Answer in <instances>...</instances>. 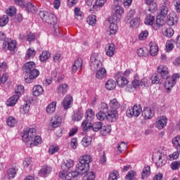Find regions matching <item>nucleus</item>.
I'll use <instances>...</instances> for the list:
<instances>
[{
	"label": "nucleus",
	"instance_id": "4d7b16f0",
	"mask_svg": "<svg viewBox=\"0 0 180 180\" xmlns=\"http://www.w3.org/2000/svg\"><path fill=\"white\" fill-rule=\"evenodd\" d=\"M150 172H151V169L150 166H146L143 169L142 175H141L142 179L147 178L148 175H150Z\"/></svg>",
	"mask_w": 180,
	"mask_h": 180
},
{
	"label": "nucleus",
	"instance_id": "c9c22d12",
	"mask_svg": "<svg viewBox=\"0 0 180 180\" xmlns=\"http://www.w3.org/2000/svg\"><path fill=\"white\" fill-rule=\"evenodd\" d=\"M18 101H19V96L13 95L7 100L6 105L7 106H15Z\"/></svg>",
	"mask_w": 180,
	"mask_h": 180
},
{
	"label": "nucleus",
	"instance_id": "1a4fd4ad",
	"mask_svg": "<svg viewBox=\"0 0 180 180\" xmlns=\"http://www.w3.org/2000/svg\"><path fill=\"white\" fill-rule=\"evenodd\" d=\"M27 75V77H25V81L27 84H32L33 82L34 79H36L39 75H40V71L39 70L33 69L32 70L28 72L25 74Z\"/></svg>",
	"mask_w": 180,
	"mask_h": 180
},
{
	"label": "nucleus",
	"instance_id": "ddd939ff",
	"mask_svg": "<svg viewBox=\"0 0 180 180\" xmlns=\"http://www.w3.org/2000/svg\"><path fill=\"white\" fill-rule=\"evenodd\" d=\"M18 46V44L16 42V40H10L8 41H5L3 43V48L4 50H9L10 51H13L15 49H16V46Z\"/></svg>",
	"mask_w": 180,
	"mask_h": 180
},
{
	"label": "nucleus",
	"instance_id": "dca6fc26",
	"mask_svg": "<svg viewBox=\"0 0 180 180\" xmlns=\"http://www.w3.org/2000/svg\"><path fill=\"white\" fill-rule=\"evenodd\" d=\"M117 84L120 88H124L127 84H129V80L127 78L123 76V74L117 73Z\"/></svg>",
	"mask_w": 180,
	"mask_h": 180
},
{
	"label": "nucleus",
	"instance_id": "aec40b11",
	"mask_svg": "<svg viewBox=\"0 0 180 180\" xmlns=\"http://www.w3.org/2000/svg\"><path fill=\"white\" fill-rule=\"evenodd\" d=\"M44 94V89L39 84H36L32 88V95L33 96H41Z\"/></svg>",
	"mask_w": 180,
	"mask_h": 180
},
{
	"label": "nucleus",
	"instance_id": "e433bc0d",
	"mask_svg": "<svg viewBox=\"0 0 180 180\" xmlns=\"http://www.w3.org/2000/svg\"><path fill=\"white\" fill-rule=\"evenodd\" d=\"M56 108H57V102L53 101L48 105L46 107V112L49 115H51V113H54L56 112Z\"/></svg>",
	"mask_w": 180,
	"mask_h": 180
},
{
	"label": "nucleus",
	"instance_id": "0eeeda50",
	"mask_svg": "<svg viewBox=\"0 0 180 180\" xmlns=\"http://www.w3.org/2000/svg\"><path fill=\"white\" fill-rule=\"evenodd\" d=\"M152 160L155 162L156 167H164L167 164L165 160V155L160 152H155L153 155Z\"/></svg>",
	"mask_w": 180,
	"mask_h": 180
},
{
	"label": "nucleus",
	"instance_id": "393cba45",
	"mask_svg": "<svg viewBox=\"0 0 180 180\" xmlns=\"http://www.w3.org/2000/svg\"><path fill=\"white\" fill-rule=\"evenodd\" d=\"M117 119V111L112 110L108 112L107 114V120L110 122L111 123L113 122H116Z\"/></svg>",
	"mask_w": 180,
	"mask_h": 180
},
{
	"label": "nucleus",
	"instance_id": "f704fd0d",
	"mask_svg": "<svg viewBox=\"0 0 180 180\" xmlns=\"http://www.w3.org/2000/svg\"><path fill=\"white\" fill-rule=\"evenodd\" d=\"M68 85L67 84H60L58 88L56 90V92L59 95H65L67 94V91H68Z\"/></svg>",
	"mask_w": 180,
	"mask_h": 180
},
{
	"label": "nucleus",
	"instance_id": "3c124183",
	"mask_svg": "<svg viewBox=\"0 0 180 180\" xmlns=\"http://www.w3.org/2000/svg\"><path fill=\"white\" fill-rule=\"evenodd\" d=\"M140 22H141V20H140L139 17H136L130 21V22H129L130 27H139V26H140Z\"/></svg>",
	"mask_w": 180,
	"mask_h": 180
},
{
	"label": "nucleus",
	"instance_id": "f3484780",
	"mask_svg": "<svg viewBox=\"0 0 180 180\" xmlns=\"http://www.w3.org/2000/svg\"><path fill=\"white\" fill-rule=\"evenodd\" d=\"M61 122H63L61 117H60L59 115H55L51 119L50 125L53 129H56L61 126Z\"/></svg>",
	"mask_w": 180,
	"mask_h": 180
},
{
	"label": "nucleus",
	"instance_id": "5701e85b",
	"mask_svg": "<svg viewBox=\"0 0 180 180\" xmlns=\"http://www.w3.org/2000/svg\"><path fill=\"white\" fill-rule=\"evenodd\" d=\"M145 4L148 6L149 12H155L158 9L157 3L154 2V0H145Z\"/></svg>",
	"mask_w": 180,
	"mask_h": 180
},
{
	"label": "nucleus",
	"instance_id": "6ab92c4d",
	"mask_svg": "<svg viewBox=\"0 0 180 180\" xmlns=\"http://www.w3.org/2000/svg\"><path fill=\"white\" fill-rule=\"evenodd\" d=\"M73 102H74V99L72 98V96L70 95H66L63 101V106L64 109H70Z\"/></svg>",
	"mask_w": 180,
	"mask_h": 180
},
{
	"label": "nucleus",
	"instance_id": "603ef678",
	"mask_svg": "<svg viewBox=\"0 0 180 180\" xmlns=\"http://www.w3.org/2000/svg\"><path fill=\"white\" fill-rule=\"evenodd\" d=\"M75 18L77 20H82V18H84V14L81 11V8H75Z\"/></svg>",
	"mask_w": 180,
	"mask_h": 180
},
{
	"label": "nucleus",
	"instance_id": "6e6552de",
	"mask_svg": "<svg viewBox=\"0 0 180 180\" xmlns=\"http://www.w3.org/2000/svg\"><path fill=\"white\" fill-rule=\"evenodd\" d=\"M134 80L132 81L131 84L133 86H134L136 89L138 86H142L143 88H146V86H148V79L146 77L143 78L140 80L139 77V75H135L134 76Z\"/></svg>",
	"mask_w": 180,
	"mask_h": 180
},
{
	"label": "nucleus",
	"instance_id": "774afa93",
	"mask_svg": "<svg viewBox=\"0 0 180 180\" xmlns=\"http://www.w3.org/2000/svg\"><path fill=\"white\" fill-rule=\"evenodd\" d=\"M136 175V172L130 170L125 176V180H136V179L134 178Z\"/></svg>",
	"mask_w": 180,
	"mask_h": 180
},
{
	"label": "nucleus",
	"instance_id": "de8ad7c7",
	"mask_svg": "<svg viewBox=\"0 0 180 180\" xmlns=\"http://www.w3.org/2000/svg\"><path fill=\"white\" fill-rule=\"evenodd\" d=\"M82 117H84V112L77 111L72 115V120L73 122H79V120H82Z\"/></svg>",
	"mask_w": 180,
	"mask_h": 180
},
{
	"label": "nucleus",
	"instance_id": "a19ab883",
	"mask_svg": "<svg viewBox=\"0 0 180 180\" xmlns=\"http://www.w3.org/2000/svg\"><path fill=\"white\" fill-rule=\"evenodd\" d=\"M6 123L9 127H15L18 124V120H16L15 117L10 116L6 119Z\"/></svg>",
	"mask_w": 180,
	"mask_h": 180
},
{
	"label": "nucleus",
	"instance_id": "c03bdc74",
	"mask_svg": "<svg viewBox=\"0 0 180 180\" xmlns=\"http://www.w3.org/2000/svg\"><path fill=\"white\" fill-rule=\"evenodd\" d=\"M110 108H111V109H113V110H117V109H119V108H120V103H119V102L117 101V100H116V98H113L112 100H111L110 101Z\"/></svg>",
	"mask_w": 180,
	"mask_h": 180
},
{
	"label": "nucleus",
	"instance_id": "2eb2a0df",
	"mask_svg": "<svg viewBox=\"0 0 180 180\" xmlns=\"http://www.w3.org/2000/svg\"><path fill=\"white\" fill-rule=\"evenodd\" d=\"M158 74L164 79L168 78L169 77V71L168 70V68L165 65H160L158 68Z\"/></svg>",
	"mask_w": 180,
	"mask_h": 180
},
{
	"label": "nucleus",
	"instance_id": "bb28decb",
	"mask_svg": "<svg viewBox=\"0 0 180 180\" xmlns=\"http://www.w3.org/2000/svg\"><path fill=\"white\" fill-rule=\"evenodd\" d=\"M23 70L25 71V74H27L30 71L36 68V63L34 62H27L23 65Z\"/></svg>",
	"mask_w": 180,
	"mask_h": 180
},
{
	"label": "nucleus",
	"instance_id": "f8f14e48",
	"mask_svg": "<svg viewBox=\"0 0 180 180\" xmlns=\"http://www.w3.org/2000/svg\"><path fill=\"white\" fill-rule=\"evenodd\" d=\"M168 120L165 116L159 117L155 122V127L159 130H162L165 126H167V122Z\"/></svg>",
	"mask_w": 180,
	"mask_h": 180
},
{
	"label": "nucleus",
	"instance_id": "09e8293b",
	"mask_svg": "<svg viewBox=\"0 0 180 180\" xmlns=\"http://www.w3.org/2000/svg\"><path fill=\"white\" fill-rule=\"evenodd\" d=\"M91 143H92V138L89 136H85L82 140V144L84 147L91 146Z\"/></svg>",
	"mask_w": 180,
	"mask_h": 180
},
{
	"label": "nucleus",
	"instance_id": "bf43d9fd",
	"mask_svg": "<svg viewBox=\"0 0 180 180\" xmlns=\"http://www.w3.org/2000/svg\"><path fill=\"white\" fill-rule=\"evenodd\" d=\"M119 179V172L114 170L110 172L108 180H117Z\"/></svg>",
	"mask_w": 180,
	"mask_h": 180
},
{
	"label": "nucleus",
	"instance_id": "338daca9",
	"mask_svg": "<svg viewBox=\"0 0 180 180\" xmlns=\"http://www.w3.org/2000/svg\"><path fill=\"white\" fill-rule=\"evenodd\" d=\"M174 30L171 27L167 28L163 32L164 36H166V37H172L174 36Z\"/></svg>",
	"mask_w": 180,
	"mask_h": 180
},
{
	"label": "nucleus",
	"instance_id": "4468645a",
	"mask_svg": "<svg viewBox=\"0 0 180 180\" xmlns=\"http://www.w3.org/2000/svg\"><path fill=\"white\" fill-rule=\"evenodd\" d=\"M75 162L72 159L64 160L61 165L63 172H67L74 167Z\"/></svg>",
	"mask_w": 180,
	"mask_h": 180
},
{
	"label": "nucleus",
	"instance_id": "423d86ee",
	"mask_svg": "<svg viewBox=\"0 0 180 180\" xmlns=\"http://www.w3.org/2000/svg\"><path fill=\"white\" fill-rule=\"evenodd\" d=\"M143 109L140 104H135L133 107H129L127 110V117H139L141 115Z\"/></svg>",
	"mask_w": 180,
	"mask_h": 180
},
{
	"label": "nucleus",
	"instance_id": "8fccbe9b",
	"mask_svg": "<svg viewBox=\"0 0 180 180\" xmlns=\"http://www.w3.org/2000/svg\"><path fill=\"white\" fill-rule=\"evenodd\" d=\"M22 166L25 169H32V158H25L22 162Z\"/></svg>",
	"mask_w": 180,
	"mask_h": 180
},
{
	"label": "nucleus",
	"instance_id": "9b49d317",
	"mask_svg": "<svg viewBox=\"0 0 180 180\" xmlns=\"http://www.w3.org/2000/svg\"><path fill=\"white\" fill-rule=\"evenodd\" d=\"M179 18L174 12L170 13L167 17V24L168 26H174L178 23Z\"/></svg>",
	"mask_w": 180,
	"mask_h": 180
},
{
	"label": "nucleus",
	"instance_id": "b1692460",
	"mask_svg": "<svg viewBox=\"0 0 180 180\" xmlns=\"http://www.w3.org/2000/svg\"><path fill=\"white\" fill-rule=\"evenodd\" d=\"M106 77H108L106 69H105V68H98L96 73V78H97V79H104Z\"/></svg>",
	"mask_w": 180,
	"mask_h": 180
},
{
	"label": "nucleus",
	"instance_id": "473e14b6",
	"mask_svg": "<svg viewBox=\"0 0 180 180\" xmlns=\"http://www.w3.org/2000/svg\"><path fill=\"white\" fill-rule=\"evenodd\" d=\"M86 120H89V122H92L94 119H95V111L91 108H88L85 112Z\"/></svg>",
	"mask_w": 180,
	"mask_h": 180
},
{
	"label": "nucleus",
	"instance_id": "680f3d73",
	"mask_svg": "<svg viewBox=\"0 0 180 180\" xmlns=\"http://www.w3.org/2000/svg\"><path fill=\"white\" fill-rule=\"evenodd\" d=\"M58 150H60V147L57 145H52L49 146V153L51 155L56 154V153H58Z\"/></svg>",
	"mask_w": 180,
	"mask_h": 180
},
{
	"label": "nucleus",
	"instance_id": "ea45409f",
	"mask_svg": "<svg viewBox=\"0 0 180 180\" xmlns=\"http://www.w3.org/2000/svg\"><path fill=\"white\" fill-rule=\"evenodd\" d=\"M29 110H30V103L25 102L20 108V112L22 115H26L27 113H29Z\"/></svg>",
	"mask_w": 180,
	"mask_h": 180
},
{
	"label": "nucleus",
	"instance_id": "79ce46f5",
	"mask_svg": "<svg viewBox=\"0 0 180 180\" xmlns=\"http://www.w3.org/2000/svg\"><path fill=\"white\" fill-rule=\"evenodd\" d=\"M17 169L15 167H11L7 170V176L8 179H13L15 176H16Z\"/></svg>",
	"mask_w": 180,
	"mask_h": 180
},
{
	"label": "nucleus",
	"instance_id": "37998d69",
	"mask_svg": "<svg viewBox=\"0 0 180 180\" xmlns=\"http://www.w3.org/2000/svg\"><path fill=\"white\" fill-rule=\"evenodd\" d=\"M175 44V41L170 39L166 42V51L167 53H171L172 50H174V45Z\"/></svg>",
	"mask_w": 180,
	"mask_h": 180
},
{
	"label": "nucleus",
	"instance_id": "39448f33",
	"mask_svg": "<svg viewBox=\"0 0 180 180\" xmlns=\"http://www.w3.org/2000/svg\"><path fill=\"white\" fill-rule=\"evenodd\" d=\"M39 15L41 19L46 22V23H48V25H53V26L56 25L57 18L54 14L47 11H40Z\"/></svg>",
	"mask_w": 180,
	"mask_h": 180
},
{
	"label": "nucleus",
	"instance_id": "864d4df0",
	"mask_svg": "<svg viewBox=\"0 0 180 180\" xmlns=\"http://www.w3.org/2000/svg\"><path fill=\"white\" fill-rule=\"evenodd\" d=\"M96 178L95 172H86V174L83 176L82 180H94Z\"/></svg>",
	"mask_w": 180,
	"mask_h": 180
},
{
	"label": "nucleus",
	"instance_id": "cd10ccee",
	"mask_svg": "<svg viewBox=\"0 0 180 180\" xmlns=\"http://www.w3.org/2000/svg\"><path fill=\"white\" fill-rule=\"evenodd\" d=\"M149 47L150 56L154 57L158 54V46H157V44H155V42H150Z\"/></svg>",
	"mask_w": 180,
	"mask_h": 180
},
{
	"label": "nucleus",
	"instance_id": "0e129e2a",
	"mask_svg": "<svg viewBox=\"0 0 180 180\" xmlns=\"http://www.w3.org/2000/svg\"><path fill=\"white\" fill-rule=\"evenodd\" d=\"M148 53V50L146 48H140L137 50V54L139 57H146Z\"/></svg>",
	"mask_w": 180,
	"mask_h": 180
},
{
	"label": "nucleus",
	"instance_id": "69168bd1",
	"mask_svg": "<svg viewBox=\"0 0 180 180\" xmlns=\"http://www.w3.org/2000/svg\"><path fill=\"white\" fill-rule=\"evenodd\" d=\"M117 150L120 153H123V151H126L127 150V143L124 142H121L117 146Z\"/></svg>",
	"mask_w": 180,
	"mask_h": 180
},
{
	"label": "nucleus",
	"instance_id": "9d476101",
	"mask_svg": "<svg viewBox=\"0 0 180 180\" xmlns=\"http://www.w3.org/2000/svg\"><path fill=\"white\" fill-rule=\"evenodd\" d=\"M171 9V1L169 0H163L160 8L161 16L165 18L168 15L169 10Z\"/></svg>",
	"mask_w": 180,
	"mask_h": 180
},
{
	"label": "nucleus",
	"instance_id": "7c9ffc66",
	"mask_svg": "<svg viewBox=\"0 0 180 180\" xmlns=\"http://www.w3.org/2000/svg\"><path fill=\"white\" fill-rule=\"evenodd\" d=\"M105 53L108 57H113L115 56V44L107 45L105 46Z\"/></svg>",
	"mask_w": 180,
	"mask_h": 180
},
{
	"label": "nucleus",
	"instance_id": "c756f323",
	"mask_svg": "<svg viewBox=\"0 0 180 180\" xmlns=\"http://www.w3.org/2000/svg\"><path fill=\"white\" fill-rule=\"evenodd\" d=\"M164 79H166L165 82V89H167V91L169 92L171 91V89L174 88L175 85V82L172 81L169 76L167 78H164Z\"/></svg>",
	"mask_w": 180,
	"mask_h": 180
},
{
	"label": "nucleus",
	"instance_id": "72a5a7b5",
	"mask_svg": "<svg viewBox=\"0 0 180 180\" xmlns=\"http://www.w3.org/2000/svg\"><path fill=\"white\" fill-rule=\"evenodd\" d=\"M105 86L108 91H113L116 88V82L113 79H110L105 82Z\"/></svg>",
	"mask_w": 180,
	"mask_h": 180
},
{
	"label": "nucleus",
	"instance_id": "a211bd4d",
	"mask_svg": "<svg viewBox=\"0 0 180 180\" xmlns=\"http://www.w3.org/2000/svg\"><path fill=\"white\" fill-rule=\"evenodd\" d=\"M53 169L50 166H44L38 173L39 176H42V178H46L48 175L51 174Z\"/></svg>",
	"mask_w": 180,
	"mask_h": 180
},
{
	"label": "nucleus",
	"instance_id": "a878e982",
	"mask_svg": "<svg viewBox=\"0 0 180 180\" xmlns=\"http://www.w3.org/2000/svg\"><path fill=\"white\" fill-rule=\"evenodd\" d=\"M37 53L34 48H29L25 52V60H33Z\"/></svg>",
	"mask_w": 180,
	"mask_h": 180
},
{
	"label": "nucleus",
	"instance_id": "052dcab7",
	"mask_svg": "<svg viewBox=\"0 0 180 180\" xmlns=\"http://www.w3.org/2000/svg\"><path fill=\"white\" fill-rule=\"evenodd\" d=\"M112 131V127L110 125H105L103 127H101V134L103 136H106L109 134V132Z\"/></svg>",
	"mask_w": 180,
	"mask_h": 180
},
{
	"label": "nucleus",
	"instance_id": "58836bf2",
	"mask_svg": "<svg viewBox=\"0 0 180 180\" xmlns=\"http://www.w3.org/2000/svg\"><path fill=\"white\" fill-rule=\"evenodd\" d=\"M51 54L48 51H43L39 55V60L41 63L47 61L48 58H50Z\"/></svg>",
	"mask_w": 180,
	"mask_h": 180
},
{
	"label": "nucleus",
	"instance_id": "4c0bfd02",
	"mask_svg": "<svg viewBox=\"0 0 180 180\" xmlns=\"http://www.w3.org/2000/svg\"><path fill=\"white\" fill-rule=\"evenodd\" d=\"M155 22V17H154V15H151L150 14L146 15L144 21L145 25H147L148 26H153Z\"/></svg>",
	"mask_w": 180,
	"mask_h": 180
},
{
	"label": "nucleus",
	"instance_id": "e2e57ef3",
	"mask_svg": "<svg viewBox=\"0 0 180 180\" xmlns=\"http://www.w3.org/2000/svg\"><path fill=\"white\" fill-rule=\"evenodd\" d=\"M106 155H105V152L103 151L100 153L99 164H101V165H106Z\"/></svg>",
	"mask_w": 180,
	"mask_h": 180
},
{
	"label": "nucleus",
	"instance_id": "5fc2aeb1",
	"mask_svg": "<svg viewBox=\"0 0 180 180\" xmlns=\"http://www.w3.org/2000/svg\"><path fill=\"white\" fill-rule=\"evenodd\" d=\"M15 96H18V98H20L21 95H23L25 92V87L23 85H18L15 90Z\"/></svg>",
	"mask_w": 180,
	"mask_h": 180
},
{
	"label": "nucleus",
	"instance_id": "49530a36",
	"mask_svg": "<svg viewBox=\"0 0 180 180\" xmlns=\"http://www.w3.org/2000/svg\"><path fill=\"white\" fill-rule=\"evenodd\" d=\"M25 6L26 7L27 12H30L31 13H36V12H37V8H36V6L31 2L27 3Z\"/></svg>",
	"mask_w": 180,
	"mask_h": 180
},
{
	"label": "nucleus",
	"instance_id": "412c9836",
	"mask_svg": "<svg viewBox=\"0 0 180 180\" xmlns=\"http://www.w3.org/2000/svg\"><path fill=\"white\" fill-rule=\"evenodd\" d=\"M142 116L146 120H148L154 117V112H153L151 108L146 107L142 111Z\"/></svg>",
	"mask_w": 180,
	"mask_h": 180
},
{
	"label": "nucleus",
	"instance_id": "4be33fe9",
	"mask_svg": "<svg viewBox=\"0 0 180 180\" xmlns=\"http://www.w3.org/2000/svg\"><path fill=\"white\" fill-rule=\"evenodd\" d=\"M82 69V59L79 58L75 60L74 64L72 67V74H75L78 70Z\"/></svg>",
	"mask_w": 180,
	"mask_h": 180
},
{
	"label": "nucleus",
	"instance_id": "c85d7f7f",
	"mask_svg": "<svg viewBox=\"0 0 180 180\" xmlns=\"http://www.w3.org/2000/svg\"><path fill=\"white\" fill-rule=\"evenodd\" d=\"M116 23V22L112 21V22L110 24L108 30H107L108 34H116V33H117V29H119V27Z\"/></svg>",
	"mask_w": 180,
	"mask_h": 180
},
{
	"label": "nucleus",
	"instance_id": "2f4dec72",
	"mask_svg": "<svg viewBox=\"0 0 180 180\" xmlns=\"http://www.w3.org/2000/svg\"><path fill=\"white\" fill-rule=\"evenodd\" d=\"M172 144L175 150L180 152V135H177L172 139Z\"/></svg>",
	"mask_w": 180,
	"mask_h": 180
},
{
	"label": "nucleus",
	"instance_id": "f03ea898",
	"mask_svg": "<svg viewBox=\"0 0 180 180\" xmlns=\"http://www.w3.org/2000/svg\"><path fill=\"white\" fill-rule=\"evenodd\" d=\"M22 139L26 146L31 148L32 147H34V146L41 144V137L40 136H36V129L34 128L25 129Z\"/></svg>",
	"mask_w": 180,
	"mask_h": 180
},
{
	"label": "nucleus",
	"instance_id": "f257e3e1",
	"mask_svg": "<svg viewBox=\"0 0 180 180\" xmlns=\"http://www.w3.org/2000/svg\"><path fill=\"white\" fill-rule=\"evenodd\" d=\"M92 162V156L89 155H84L79 157V162L75 166V171L65 173V172H60L59 177L63 180H75L78 178L79 175H84L89 171L90 164Z\"/></svg>",
	"mask_w": 180,
	"mask_h": 180
},
{
	"label": "nucleus",
	"instance_id": "20e7f679",
	"mask_svg": "<svg viewBox=\"0 0 180 180\" xmlns=\"http://www.w3.org/2000/svg\"><path fill=\"white\" fill-rule=\"evenodd\" d=\"M112 17L111 19L113 22H120L122 15L124 13V8L120 5H112Z\"/></svg>",
	"mask_w": 180,
	"mask_h": 180
},
{
	"label": "nucleus",
	"instance_id": "7ed1b4c3",
	"mask_svg": "<svg viewBox=\"0 0 180 180\" xmlns=\"http://www.w3.org/2000/svg\"><path fill=\"white\" fill-rule=\"evenodd\" d=\"M102 57L99 53H94L90 58V68L92 71H98L99 68H102Z\"/></svg>",
	"mask_w": 180,
	"mask_h": 180
},
{
	"label": "nucleus",
	"instance_id": "a18cd8bd",
	"mask_svg": "<svg viewBox=\"0 0 180 180\" xmlns=\"http://www.w3.org/2000/svg\"><path fill=\"white\" fill-rule=\"evenodd\" d=\"M82 127L83 131H88L91 127H92V124L89 122V120H84L82 123Z\"/></svg>",
	"mask_w": 180,
	"mask_h": 180
},
{
	"label": "nucleus",
	"instance_id": "6e6d98bb",
	"mask_svg": "<svg viewBox=\"0 0 180 180\" xmlns=\"http://www.w3.org/2000/svg\"><path fill=\"white\" fill-rule=\"evenodd\" d=\"M165 25V21L162 18H157L156 19V25L153 26L154 30H158V28L162 27Z\"/></svg>",
	"mask_w": 180,
	"mask_h": 180
},
{
	"label": "nucleus",
	"instance_id": "13d9d810",
	"mask_svg": "<svg viewBox=\"0 0 180 180\" xmlns=\"http://www.w3.org/2000/svg\"><path fill=\"white\" fill-rule=\"evenodd\" d=\"M86 22L90 26H94L96 24V15H91L86 18Z\"/></svg>",
	"mask_w": 180,
	"mask_h": 180
}]
</instances>
